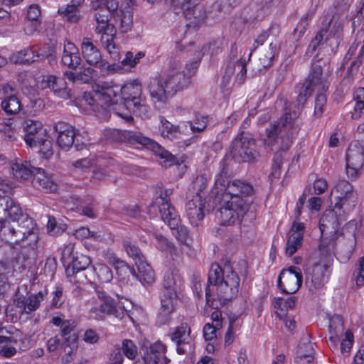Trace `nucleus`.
I'll return each instance as SVG.
<instances>
[{"instance_id": "obj_1", "label": "nucleus", "mask_w": 364, "mask_h": 364, "mask_svg": "<svg viewBox=\"0 0 364 364\" xmlns=\"http://www.w3.org/2000/svg\"><path fill=\"white\" fill-rule=\"evenodd\" d=\"M119 91L124 106L128 112H116V114L129 123L134 119L132 114L141 118L150 117L151 109L146 105V97L143 95L142 86L136 80L127 82L120 87L112 82H102L92 93L85 94V98L90 105H96L108 108L114 103Z\"/></svg>"}, {"instance_id": "obj_2", "label": "nucleus", "mask_w": 364, "mask_h": 364, "mask_svg": "<svg viewBox=\"0 0 364 364\" xmlns=\"http://www.w3.org/2000/svg\"><path fill=\"white\" fill-rule=\"evenodd\" d=\"M208 283L205 289L206 303L213 309H220L237 296L240 277L230 262H226L223 267L213 264L208 274Z\"/></svg>"}, {"instance_id": "obj_3", "label": "nucleus", "mask_w": 364, "mask_h": 364, "mask_svg": "<svg viewBox=\"0 0 364 364\" xmlns=\"http://www.w3.org/2000/svg\"><path fill=\"white\" fill-rule=\"evenodd\" d=\"M299 130V124L295 112H285L279 120L266 129L267 139L265 144L272 147L277 146L278 151H287L292 144L293 139Z\"/></svg>"}, {"instance_id": "obj_4", "label": "nucleus", "mask_w": 364, "mask_h": 364, "mask_svg": "<svg viewBox=\"0 0 364 364\" xmlns=\"http://www.w3.org/2000/svg\"><path fill=\"white\" fill-rule=\"evenodd\" d=\"M11 220L12 223L4 224L1 227V232L6 239L22 247L28 246L34 249L38 235L32 219L23 215L21 212L18 219Z\"/></svg>"}, {"instance_id": "obj_5", "label": "nucleus", "mask_w": 364, "mask_h": 364, "mask_svg": "<svg viewBox=\"0 0 364 364\" xmlns=\"http://www.w3.org/2000/svg\"><path fill=\"white\" fill-rule=\"evenodd\" d=\"M109 137L119 142L129 144H139L148 149L151 150L160 159L162 166L168 168L176 163V158L170 152L164 149L155 141L143 136L141 133L127 130L113 129L109 132Z\"/></svg>"}, {"instance_id": "obj_6", "label": "nucleus", "mask_w": 364, "mask_h": 364, "mask_svg": "<svg viewBox=\"0 0 364 364\" xmlns=\"http://www.w3.org/2000/svg\"><path fill=\"white\" fill-rule=\"evenodd\" d=\"M346 18V15L341 12L326 15L322 21L319 31L311 41L309 50L311 49L313 52L318 46L327 43L332 39L336 40L337 43L342 34Z\"/></svg>"}, {"instance_id": "obj_7", "label": "nucleus", "mask_w": 364, "mask_h": 364, "mask_svg": "<svg viewBox=\"0 0 364 364\" xmlns=\"http://www.w3.org/2000/svg\"><path fill=\"white\" fill-rule=\"evenodd\" d=\"M331 249L326 250L324 246H321L320 250L323 255L326 252L328 259L325 262H320L309 267L305 270L306 284L310 291H314L322 288L328 282L330 275V262L334 254L333 243L330 245Z\"/></svg>"}, {"instance_id": "obj_8", "label": "nucleus", "mask_w": 364, "mask_h": 364, "mask_svg": "<svg viewBox=\"0 0 364 364\" xmlns=\"http://www.w3.org/2000/svg\"><path fill=\"white\" fill-rule=\"evenodd\" d=\"M90 316L96 320H104L106 315L122 318L124 312L117 309L114 299L100 287L95 288V295L87 301Z\"/></svg>"}, {"instance_id": "obj_9", "label": "nucleus", "mask_w": 364, "mask_h": 364, "mask_svg": "<svg viewBox=\"0 0 364 364\" xmlns=\"http://www.w3.org/2000/svg\"><path fill=\"white\" fill-rule=\"evenodd\" d=\"M327 88V80L323 74L321 63L319 61L314 62L308 77L300 87L297 97L298 105H303L314 90L320 92L324 91Z\"/></svg>"}, {"instance_id": "obj_10", "label": "nucleus", "mask_w": 364, "mask_h": 364, "mask_svg": "<svg viewBox=\"0 0 364 364\" xmlns=\"http://www.w3.org/2000/svg\"><path fill=\"white\" fill-rule=\"evenodd\" d=\"M230 151L233 157L245 162H255L260 157V154L256 150V140L252 134L244 132L234 139Z\"/></svg>"}, {"instance_id": "obj_11", "label": "nucleus", "mask_w": 364, "mask_h": 364, "mask_svg": "<svg viewBox=\"0 0 364 364\" xmlns=\"http://www.w3.org/2000/svg\"><path fill=\"white\" fill-rule=\"evenodd\" d=\"M252 193V185L240 180H234L228 183L225 192L222 194L221 198L228 196L230 202H232L234 205H238L240 208L249 210L251 202L248 197Z\"/></svg>"}, {"instance_id": "obj_12", "label": "nucleus", "mask_w": 364, "mask_h": 364, "mask_svg": "<svg viewBox=\"0 0 364 364\" xmlns=\"http://www.w3.org/2000/svg\"><path fill=\"white\" fill-rule=\"evenodd\" d=\"M336 194L334 208H343L345 212H351L357 203V193L354 191L351 183L346 180L338 181L331 191Z\"/></svg>"}, {"instance_id": "obj_13", "label": "nucleus", "mask_w": 364, "mask_h": 364, "mask_svg": "<svg viewBox=\"0 0 364 364\" xmlns=\"http://www.w3.org/2000/svg\"><path fill=\"white\" fill-rule=\"evenodd\" d=\"M346 159L347 176L351 181L356 180L364 164V145L359 141L351 142Z\"/></svg>"}, {"instance_id": "obj_14", "label": "nucleus", "mask_w": 364, "mask_h": 364, "mask_svg": "<svg viewBox=\"0 0 364 364\" xmlns=\"http://www.w3.org/2000/svg\"><path fill=\"white\" fill-rule=\"evenodd\" d=\"M173 194V190L167 188L161 192L152 203L153 206L159 208L162 220L171 228H175L180 223V217L175 208L170 203L168 197Z\"/></svg>"}, {"instance_id": "obj_15", "label": "nucleus", "mask_w": 364, "mask_h": 364, "mask_svg": "<svg viewBox=\"0 0 364 364\" xmlns=\"http://www.w3.org/2000/svg\"><path fill=\"white\" fill-rule=\"evenodd\" d=\"M50 323L56 327L60 328V335L63 339V345L70 347V350L68 352L66 361H70L69 357L71 356L73 349L76 347L78 336L75 332L76 327L75 323L71 319H64L60 316H55L52 318Z\"/></svg>"}, {"instance_id": "obj_16", "label": "nucleus", "mask_w": 364, "mask_h": 364, "mask_svg": "<svg viewBox=\"0 0 364 364\" xmlns=\"http://www.w3.org/2000/svg\"><path fill=\"white\" fill-rule=\"evenodd\" d=\"M229 198H221L220 208L215 213V218L221 225H230L242 217L248 210L240 208L238 205L230 202Z\"/></svg>"}, {"instance_id": "obj_17", "label": "nucleus", "mask_w": 364, "mask_h": 364, "mask_svg": "<svg viewBox=\"0 0 364 364\" xmlns=\"http://www.w3.org/2000/svg\"><path fill=\"white\" fill-rule=\"evenodd\" d=\"M302 284V274L299 267L291 266L283 269L277 281L278 287L282 291L287 294L296 293Z\"/></svg>"}, {"instance_id": "obj_18", "label": "nucleus", "mask_w": 364, "mask_h": 364, "mask_svg": "<svg viewBox=\"0 0 364 364\" xmlns=\"http://www.w3.org/2000/svg\"><path fill=\"white\" fill-rule=\"evenodd\" d=\"M200 1L182 0L180 3L183 14L189 22L187 26L196 28L203 25L206 19V11Z\"/></svg>"}, {"instance_id": "obj_19", "label": "nucleus", "mask_w": 364, "mask_h": 364, "mask_svg": "<svg viewBox=\"0 0 364 364\" xmlns=\"http://www.w3.org/2000/svg\"><path fill=\"white\" fill-rule=\"evenodd\" d=\"M236 70H238V73L235 76V82L241 85L244 82L247 74L245 60L240 59L236 62H230L227 64L220 83V87L225 95H228L230 92L231 79Z\"/></svg>"}, {"instance_id": "obj_20", "label": "nucleus", "mask_w": 364, "mask_h": 364, "mask_svg": "<svg viewBox=\"0 0 364 364\" xmlns=\"http://www.w3.org/2000/svg\"><path fill=\"white\" fill-rule=\"evenodd\" d=\"M160 300L161 306L157 314V322L160 325H164L169 323L176 309L178 303L177 292L161 290Z\"/></svg>"}, {"instance_id": "obj_21", "label": "nucleus", "mask_w": 364, "mask_h": 364, "mask_svg": "<svg viewBox=\"0 0 364 364\" xmlns=\"http://www.w3.org/2000/svg\"><path fill=\"white\" fill-rule=\"evenodd\" d=\"M191 329L187 323H181L174 328L171 334V340L176 346V352L183 355L193 350V338L191 335Z\"/></svg>"}, {"instance_id": "obj_22", "label": "nucleus", "mask_w": 364, "mask_h": 364, "mask_svg": "<svg viewBox=\"0 0 364 364\" xmlns=\"http://www.w3.org/2000/svg\"><path fill=\"white\" fill-rule=\"evenodd\" d=\"M81 52L83 58L90 65L95 66L102 71H106L109 68V64L102 59L100 50L94 45L92 40L85 37L82 40Z\"/></svg>"}, {"instance_id": "obj_23", "label": "nucleus", "mask_w": 364, "mask_h": 364, "mask_svg": "<svg viewBox=\"0 0 364 364\" xmlns=\"http://www.w3.org/2000/svg\"><path fill=\"white\" fill-rule=\"evenodd\" d=\"M343 208H334L326 211L320 219V229L321 232L325 230L336 231L341 223L347 220V215L350 212H345Z\"/></svg>"}, {"instance_id": "obj_24", "label": "nucleus", "mask_w": 364, "mask_h": 364, "mask_svg": "<svg viewBox=\"0 0 364 364\" xmlns=\"http://www.w3.org/2000/svg\"><path fill=\"white\" fill-rule=\"evenodd\" d=\"M205 200L202 196L197 193L193 198L186 204V213L193 226H198L205 216Z\"/></svg>"}, {"instance_id": "obj_25", "label": "nucleus", "mask_w": 364, "mask_h": 364, "mask_svg": "<svg viewBox=\"0 0 364 364\" xmlns=\"http://www.w3.org/2000/svg\"><path fill=\"white\" fill-rule=\"evenodd\" d=\"M54 130L58 146L65 151L69 150L74 144L76 135L75 128L64 122H58L54 125Z\"/></svg>"}, {"instance_id": "obj_26", "label": "nucleus", "mask_w": 364, "mask_h": 364, "mask_svg": "<svg viewBox=\"0 0 364 364\" xmlns=\"http://www.w3.org/2000/svg\"><path fill=\"white\" fill-rule=\"evenodd\" d=\"M191 75V72L186 74L183 71L171 70L167 76L164 78L169 95L173 96L176 92L186 87L189 84Z\"/></svg>"}, {"instance_id": "obj_27", "label": "nucleus", "mask_w": 364, "mask_h": 364, "mask_svg": "<svg viewBox=\"0 0 364 364\" xmlns=\"http://www.w3.org/2000/svg\"><path fill=\"white\" fill-rule=\"evenodd\" d=\"M48 55L41 49H37L36 46L28 47L18 51L11 56V60L15 64H31L39 61Z\"/></svg>"}, {"instance_id": "obj_28", "label": "nucleus", "mask_w": 364, "mask_h": 364, "mask_svg": "<svg viewBox=\"0 0 364 364\" xmlns=\"http://www.w3.org/2000/svg\"><path fill=\"white\" fill-rule=\"evenodd\" d=\"M41 89L49 88L55 95L64 99L70 97V90L67 87L65 80L58 77L55 75H48L43 77L40 83Z\"/></svg>"}, {"instance_id": "obj_29", "label": "nucleus", "mask_w": 364, "mask_h": 364, "mask_svg": "<svg viewBox=\"0 0 364 364\" xmlns=\"http://www.w3.org/2000/svg\"><path fill=\"white\" fill-rule=\"evenodd\" d=\"M21 215V209L12 198L4 196L0 198V223L8 219L16 220Z\"/></svg>"}, {"instance_id": "obj_30", "label": "nucleus", "mask_w": 364, "mask_h": 364, "mask_svg": "<svg viewBox=\"0 0 364 364\" xmlns=\"http://www.w3.org/2000/svg\"><path fill=\"white\" fill-rule=\"evenodd\" d=\"M23 129L26 132L24 140L31 147L36 146L38 138H41V135L46 132V130L43 129L42 123L33 119L26 120L23 124Z\"/></svg>"}, {"instance_id": "obj_31", "label": "nucleus", "mask_w": 364, "mask_h": 364, "mask_svg": "<svg viewBox=\"0 0 364 364\" xmlns=\"http://www.w3.org/2000/svg\"><path fill=\"white\" fill-rule=\"evenodd\" d=\"M36 173L32 180V183L36 188L45 192L53 193L57 190V184L50 176L46 173L41 168H35Z\"/></svg>"}, {"instance_id": "obj_32", "label": "nucleus", "mask_w": 364, "mask_h": 364, "mask_svg": "<svg viewBox=\"0 0 364 364\" xmlns=\"http://www.w3.org/2000/svg\"><path fill=\"white\" fill-rule=\"evenodd\" d=\"M62 63L73 69L80 65L81 58L79 56L78 49L74 43L68 42L64 45Z\"/></svg>"}, {"instance_id": "obj_33", "label": "nucleus", "mask_w": 364, "mask_h": 364, "mask_svg": "<svg viewBox=\"0 0 364 364\" xmlns=\"http://www.w3.org/2000/svg\"><path fill=\"white\" fill-rule=\"evenodd\" d=\"M135 265L137 268V272L133 270L134 274L136 275L141 284L150 285L154 282V272L144 259L136 262Z\"/></svg>"}, {"instance_id": "obj_34", "label": "nucleus", "mask_w": 364, "mask_h": 364, "mask_svg": "<svg viewBox=\"0 0 364 364\" xmlns=\"http://www.w3.org/2000/svg\"><path fill=\"white\" fill-rule=\"evenodd\" d=\"M150 95L159 102H165L169 95L164 78L153 79L149 86Z\"/></svg>"}, {"instance_id": "obj_35", "label": "nucleus", "mask_w": 364, "mask_h": 364, "mask_svg": "<svg viewBox=\"0 0 364 364\" xmlns=\"http://www.w3.org/2000/svg\"><path fill=\"white\" fill-rule=\"evenodd\" d=\"M81 2L73 0L70 4L58 9V14L67 21L77 23L80 18V7Z\"/></svg>"}, {"instance_id": "obj_36", "label": "nucleus", "mask_w": 364, "mask_h": 364, "mask_svg": "<svg viewBox=\"0 0 364 364\" xmlns=\"http://www.w3.org/2000/svg\"><path fill=\"white\" fill-rule=\"evenodd\" d=\"M95 12L94 14L95 19L96 21V33L105 32V31H109V29L114 28L109 23V11L107 9H104V7H99L97 9H95Z\"/></svg>"}, {"instance_id": "obj_37", "label": "nucleus", "mask_w": 364, "mask_h": 364, "mask_svg": "<svg viewBox=\"0 0 364 364\" xmlns=\"http://www.w3.org/2000/svg\"><path fill=\"white\" fill-rule=\"evenodd\" d=\"M358 46H360V48L358 55V60L351 63L352 67L354 65L358 67L362 63V58L364 55V28L358 31L355 41L350 47L346 58H347L348 55L350 57L354 55Z\"/></svg>"}, {"instance_id": "obj_38", "label": "nucleus", "mask_w": 364, "mask_h": 364, "mask_svg": "<svg viewBox=\"0 0 364 364\" xmlns=\"http://www.w3.org/2000/svg\"><path fill=\"white\" fill-rule=\"evenodd\" d=\"M35 167H31L29 164L16 162L11 166V170L14 178L20 181H24L31 178L36 171Z\"/></svg>"}, {"instance_id": "obj_39", "label": "nucleus", "mask_w": 364, "mask_h": 364, "mask_svg": "<svg viewBox=\"0 0 364 364\" xmlns=\"http://www.w3.org/2000/svg\"><path fill=\"white\" fill-rule=\"evenodd\" d=\"M312 351L313 348L309 342L301 343L294 360L296 364H314Z\"/></svg>"}, {"instance_id": "obj_40", "label": "nucleus", "mask_w": 364, "mask_h": 364, "mask_svg": "<svg viewBox=\"0 0 364 364\" xmlns=\"http://www.w3.org/2000/svg\"><path fill=\"white\" fill-rule=\"evenodd\" d=\"M159 131L164 138L173 140L179 137L181 132L178 127L174 126L164 117H160Z\"/></svg>"}, {"instance_id": "obj_41", "label": "nucleus", "mask_w": 364, "mask_h": 364, "mask_svg": "<svg viewBox=\"0 0 364 364\" xmlns=\"http://www.w3.org/2000/svg\"><path fill=\"white\" fill-rule=\"evenodd\" d=\"M162 290L177 292L178 287L181 284L180 276L175 270H168L164 276Z\"/></svg>"}, {"instance_id": "obj_42", "label": "nucleus", "mask_w": 364, "mask_h": 364, "mask_svg": "<svg viewBox=\"0 0 364 364\" xmlns=\"http://www.w3.org/2000/svg\"><path fill=\"white\" fill-rule=\"evenodd\" d=\"M277 53V43L276 42H271L268 48H265L259 57L261 65L264 68L270 66Z\"/></svg>"}, {"instance_id": "obj_43", "label": "nucleus", "mask_w": 364, "mask_h": 364, "mask_svg": "<svg viewBox=\"0 0 364 364\" xmlns=\"http://www.w3.org/2000/svg\"><path fill=\"white\" fill-rule=\"evenodd\" d=\"M302 240V235L300 233H289L285 249L286 255H293L301 247Z\"/></svg>"}, {"instance_id": "obj_44", "label": "nucleus", "mask_w": 364, "mask_h": 364, "mask_svg": "<svg viewBox=\"0 0 364 364\" xmlns=\"http://www.w3.org/2000/svg\"><path fill=\"white\" fill-rule=\"evenodd\" d=\"M170 228L172 230H175L173 232V235L181 245L187 247H190L192 245L193 239L190 235L189 230L186 227L179 225L178 223L175 228H172L170 227Z\"/></svg>"}, {"instance_id": "obj_45", "label": "nucleus", "mask_w": 364, "mask_h": 364, "mask_svg": "<svg viewBox=\"0 0 364 364\" xmlns=\"http://www.w3.org/2000/svg\"><path fill=\"white\" fill-rule=\"evenodd\" d=\"M1 107L8 114H16L21 109V103L16 95L10 98L2 100Z\"/></svg>"}, {"instance_id": "obj_46", "label": "nucleus", "mask_w": 364, "mask_h": 364, "mask_svg": "<svg viewBox=\"0 0 364 364\" xmlns=\"http://www.w3.org/2000/svg\"><path fill=\"white\" fill-rule=\"evenodd\" d=\"M47 294V291L44 290L39 291L38 294L29 295L27 298V310H26V314H28L36 311Z\"/></svg>"}, {"instance_id": "obj_47", "label": "nucleus", "mask_w": 364, "mask_h": 364, "mask_svg": "<svg viewBox=\"0 0 364 364\" xmlns=\"http://www.w3.org/2000/svg\"><path fill=\"white\" fill-rule=\"evenodd\" d=\"M354 98L355 104L352 112V118L357 119L364 114V87H360L356 90Z\"/></svg>"}, {"instance_id": "obj_48", "label": "nucleus", "mask_w": 364, "mask_h": 364, "mask_svg": "<svg viewBox=\"0 0 364 364\" xmlns=\"http://www.w3.org/2000/svg\"><path fill=\"white\" fill-rule=\"evenodd\" d=\"M94 269L99 281L102 283H108L113 278L112 271L104 264H97Z\"/></svg>"}, {"instance_id": "obj_49", "label": "nucleus", "mask_w": 364, "mask_h": 364, "mask_svg": "<svg viewBox=\"0 0 364 364\" xmlns=\"http://www.w3.org/2000/svg\"><path fill=\"white\" fill-rule=\"evenodd\" d=\"M102 256L107 262L115 268L117 272H118L119 269H127L125 262L117 257L113 251L107 250L103 252Z\"/></svg>"}, {"instance_id": "obj_50", "label": "nucleus", "mask_w": 364, "mask_h": 364, "mask_svg": "<svg viewBox=\"0 0 364 364\" xmlns=\"http://www.w3.org/2000/svg\"><path fill=\"white\" fill-rule=\"evenodd\" d=\"M117 21H119V29L122 33L129 31L133 23V16L129 11H120Z\"/></svg>"}, {"instance_id": "obj_51", "label": "nucleus", "mask_w": 364, "mask_h": 364, "mask_svg": "<svg viewBox=\"0 0 364 364\" xmlns=\"http://www.w3.org/2000/svg\"><path fill=\"white\" fill-rule=\"evenodd\" d=\"M228 169L225 166H223L220 172L216 176L215 182V188L217 190V193L218 194L220 192L224 193L225 192V188L228 183H230L228 180Z\"/></svg>"}, {"instance_id": "obj_52", "label": "nucleus", "mask_w": 364, "mask_h": 364, "mask_svg": "<svg viewBox=\"0 0 364 364\" xmlns=\"http://www.w3.org/2000/svg\"><path fill=\"white\" fill-rule=\"evenodd\" d=\"M70 199L73 203L74 205L73 207H70L71 210L79 209L80 207V209L82 210L83 215L91 218H94L96 217V215L95 213V211L93 210L92 207L91 205H83L82 204V200L79 198L77 196H71Z\"/></svg>"}, {"instance_id": "obj_53", "label": "nucleus", "mask_w": 364, "mask_h": 364, "mask_svg": "<svg viewBox=\"0 0 364 364\" xmlns=\"http://www.w3.org/2000/svg\"><path fill=\"white\" fill-rule=\"evenodd\" d=\"M33 146L39 147V152L46 159L50 157L53 154L51 141L42 137L38 138L36 146Z\"/></svg>"}, {"instance_id": "obj_54", "label": "nucleus", "mask_w": 364, "mask_h": 364, "mask_svg": "<svg viewBox=\"0 0 364 364\" xmlns=\"http://www.w3.org/2000/svg\"><path fill=\"white\" fill-rule=\"evenodd\" d=\"M18 332L11 331L6 328H0V343L16 344L17 343Z\"/></svg>"}, {"instance_id": "obj_55", "label": "nucleus", "mask_w": 364, "mask_h": 364, "mask_svg": "<svg viewBox=\"0 0 364 364\" xmlns=\"http://www.w3.org/2000/svg\"><path fill=\"white\" fill-rule=\"evenodd\" d=\"M123 246L127 253V255L132 257L133 259L137 262L139 259H144V256L141 255V250L136 247L135 245L132 244V242L128 240H124L123 242Z\"/></svg>"}, {"instance_id": "obj_56", "label": "nucleus", "mask_w": 364, "mask_h": 364, "mask_svg": "<svg viewBox=\"0 0 364 364\" xmlns=\"http://www.w3.org/2000/svg\"><path fill=\"white\" fill-rule=\"evenodd\" d=\"M90 264V259L83 255L73 258L72 266L74 272L85 269Z\"/></svg>"}, {"instance_id": "obj_57", "label": "nucleus", "mask_w": 364, "mask_h": 364, "mask_svg": "<svg viewBox=\"0 0 364 364\" xmlns=\"http://www.w3.org/2000/svg\"><path fill=\"white\" fill-rule=\"evenodd\" d=\"M330 334L341 335L343 331V321L341 316H334L330 320Z\"/></svg>"}, {"instance_id": "obj_58", "label": "nucleus", "mask_w": 364, "mask_h": 364, "mask_svg": "<svg viewBox=\"0 0 364 364\" xmlns=\"http://www.w3.org/2000/svg\"><path fill=\"white\" fill-rule=\"evenodd\" d=\"M170 359L168 358H159L154 354L147 353L141 360H137L134 364H168Z\"/></svg>"}, {"instance_id": "obj_59", "label": "nucleus", "mask_w": 364, "mask_h": 364, "mask_svg": "<svg viewBox=\"0 0 364 364\" xmlns=\"http://www.w3.org/2000/svg\"><path fill=\"white\" fill-rule=\"evenodd\" d=\"M64 76L70 82L75 83H86L89 82V74L82 73V71L74 73L72 71H66Z\"/></svg>"}, {"instance_id": "obj_60", "label": "nucleus", "mask_w": 364, "mask_h": 364, "mask_svg": "<svg viewBox=\"0 0 364 364\" xmlns=\"http://www.w3.org/2000/svg\"><path fill=\"white\" fill-rule=\"evenodd\" d=\"M207 117L200 116L196 117L193 122H188L190 128L193 134L200 133L205 129L207 127Z\"/></svg>"}, {"instance_id": "obj_61", "label": "nucleus", "mask_w": 364, "mask_h": 364, "mask_svg": "<svg viewBox=\"0 0 364 364\" xmlns=\"http://www.w3.org/2000/svg\"><path fill=\"white\" fill-rule=\"evenodd\" d=\"M122 350L125 355L129 359L135 358L137 355V347L131 340H124L123 341Z\"/></svg>"}, {"instance_id": "obj_62", "label": "nucleus", "mask_w": 364, "mask_h": 364, "mask_svg": "<svg viewBox=\"0 0 364 364\" xmlns=\"http://www.w3.org/2000/svg\"><path fill=\"white\" fill-rule=\"evenodd\" d=\"M273 306L275 309L277 316L282 319L287 315L288 311L286 301L282 298H275L273 302Z\"/></svg>"}, {"instance_id": "obj_63", "label": "nucleus", "mask_w": 364, "mask_h": 364, "mask_svg": "<svg viewBox=\"0 0 364 364\" xmlns=\"http://www.w3.org/2000/svg\"><path fill=\"white\" fill-rule=\"evenodd\" d=\"M101 34L100 41L102 46L105 48H110V46L114 44V28L109 29V31H105V32L100 33Z\"/></svg>"}, {"instance_id": "obj_64", "label": "nucleus", "mask_w": 364, "mask_h": 364, "mask_svg": "<svg viewBox=\"0 0 364 364\" xmlns=\"http://www.w3.org/2000/svg\"><path fill=\"white\" fill-rule=\"evenodd\" d=\"M355 280L357 286L364 285V256L358 262Z\"/></svg>"}]
</instances>
